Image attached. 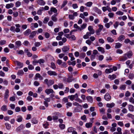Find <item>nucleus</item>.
<instances>
[{"instance_id":"10","label":"nucleus","mask_w":134,"mask_h":134,"mask_svg":"<svg viewBox=\"0 0 134 134\" xmlns=\"http://www.w3.org/2000/svg\"><path fill=\"white\" fill-rule=\"evenodd\" d=\"M126 55H126V54H124V56L123 57L120 58V61H124L126 60L127 59V58L126 56Z\"/></svg>"},{"instance_id":"12","label":"nucleus","mask_w":134,"mask_h":134,"mask_svg":"<svg viewBox=\"0 0 134 134\" xmlns=\"http://www.w3.org/2000/svg\"><path fill=\"white\" fill-rule=\"evenodd\" d=\"M9 91L8 89L6 90L4 94V99H7L9 96Z\"/></svg>"},{"instance_id":"45","label":"nucleus","mask_w":134,"mask_h":134,"mask_svg":"<svg viewBox=\"0 0 134 134\" xmlns=\"http://www.w3.org/2000/svg\"><path fill=\"white\" fill-rule=\"evenodd\" d=\"M49 20V18L48 17H45L44 18L43 22L44 23L46 24Z\"/></svg>"},{"instance_id":"63","label":"nucleus","mask_w":134,"mask_h":134,"mask_svg":"<svg viewBox=\"0 0 134 134\" xmlns=\"http://www.w3.org/2000/svg\"><path fill=\"white\" fill-rule=\"evenodd\" d=\"M130 102L134 104V99L132 97H130L129 99Z\"/></svg>"},{"instance_id":"2","label":"nucleus","mask_w":134,"mask_h":134,"mask_svg":"<svg viewBox=\"0 0 134 134\" xmlns=\"http://www.w3.org/2000/svg\"><path fill=\"white\" fill-rule=\"evenodd\" d=\"M47 73L48 75L50 76H57V74L54 71L52 70H48L47 72Z\"/></svg>"},{"instance_id":"3","label":"nucleus","mask_w":134,"mask_h":134,"mask_svg":"<svg viewBox=\"0 0 134 134\" xmlns=\"http://www.w3.org/2000/svg\"><path fill=\"white\" fill-rule=\"evenodd\" d=\"M69 46H65L62 48V50L64 53H68L69 50Z\"/></svg>"},{"instance_id":"50","label":"nucleus","mask_w":134,"mask_h":134,"mask_svg":"<svg viewBox=\"0 0 134 134\" xmlns=\"http://www.w3.org/2000/svg\"><path fill=\"white\" fill-rule=\"evenodd\" d=\"M68 97L71 101L73 100L75 98L74 95H72L71 96H69Z\"/></svg>"},{"instance_id":"44","label":"nucleus","mask_w":134,"mask_h":134,"mask_svg":"<svg viewBox=\"0 0 134 134\" xmlns=\"http://www.w3.org/2000/svg\"><path fill=\"white\" fill-rule=\"evenodd\" d=\"M74 130V129L71 127L68 128V131L69 132H72Z\"/></svg>"},{"instance_id":"5","label":"nucleus","mask_w":134,"mask_h":134,"mask_svg":"<svg viewBox=\"0 0 134 134\" xmlns=\"http://www.w3.org/2000/svg\"><path fill=\"white\" fill-rule=\"evenodd\" d=\"M38 25L37 23H32L31 24L30 28L32 30H34L35 28L38 27Z\"/></svg>"},{"instance_id":"23","label":"nucleus","mask_w":134,"mask_h":134,"mask_svg":"<svg viewBox=\"0 0 134 134\" xmlns=\"http://www.w3.org/2000/svg\"><path fill=\"white\" fill-rule=\"evenodd\" d=\"M31 31L30 29H28L24 32V34L25 35L27 36L29 35Z\"/></svg>"},{"instance_id":"49","label":"nucleus","mask_w":134,"mask_h":134,"mask_svg":"<svg viewBox=\"0 0 134 134\" xmlns=\"http://www.w3.org/2000/svg\"><path fill=\"white\" fill-rule=\"evenodd\" d=\"M68 3V1L66 0L64 1L63 2V4L61 6V8H63L64 6L65 5Z\"/></svg>"},{"instance_id":"32","label":"nucleus","mask_w":134,"mask_h":134,"mask_svg":"<svg viewBox=\"0 0 134 134\" xmlns=\"http://www.w3.org/2000/svg\"><path fill=\"white\" fill-rule=\"evenodd\" d=\"M97 49L99 51L101 52L102 53H104L105 52L104 48L102 47H98Z\"/></svg>"},{"instance_id":"24","label":"nucleus","mask_w":134,"mask_h":134,"mask_svg":"<svg viewBox=\"0 0 134 134\" xmlns=\"http://www.w3.org/2000/svg\"><path fill=\"white\" fill-rule=\"evenodd\" d=\"M86 98L88 102H90L92 103L93 102V98L91 96H88L86 97Z\"/></svg>"},{"instance_id":"28","label":"nucleus","mask_w":134,"mask_h":134,"mask_svg":"<svg viewBox=\"0 0 134 134\" xmlns=\"http://www.w3.org/2000/svg\"><path fill=\"white\" fill-rule=\"evenodd\" d=\"M107 40L108 42L110 43H112L114 41V40L110 37H108L107 38Z\"/></svg>"},{"instance_id":"54","label":"nucleus","mask_w":134,"mask_h":134,"mask_svg":"<svg viewBox=\"0 0 134 134\" xmlns=\"http://www.w3.org/2000/svg\"><path fill=\"white\" fill-rule=\"evenodd\" d=\"M116 53L117 54H121L123 53V51L120 49H118L116 51Z\"/></svg>"},{"instance_id":"51","label":"nucleus","mask_w":134,"mask_h":134,"mask_svg":"<svg viewBox=\"0 0 134 134\" xmlns=\"http://www.w3.org/2000/svg\"><path fill=\"white\" fill-rule=\"evenodd\" d=\"M129 77L130 79L131 80L132 79L134 78V74H130Z\"/></svg>"},{"instance_id":"62","label":"nucleus","mask_w":134,"mask_h":134,"mask_svg":"<svg viewBox=\"0 0 134 134\" xmlns=\"http://www.w3.org/2000/svg\"><path fill=\"white\" fill-rule=\"evenodd\" d=\"M62 101L64 103H67L68 101V99L67 97H64L62 99Z\"/></svg>"},{"instance_id":"27","label":"nucleus","mask_w":134,"mask_h":134,"mask_svg":"<svg viewBox=\"0 0 134 134\" xmlns=\"http://www.w3.org/2000/svg\"><path fill=\"white\" fill-rule=\"evenodd\" d=\"M24 127V126L23 124H21L16 129V130L19 131L23 129Z\"/></svg>"},{"instance_id":"53","label":"nucleus","mask_w":134,"mask_h":134,"mask_svg":"<svg viewBox=\"0 0 134 134\" xmlns=\"http://www.w3.org/2000/svg\"><path fill=\"white\" fill-rule=\"evenodd\" d=\"M115 13L117 15H122L124 14L123 12L121 11H117Z\"/></svg>"},{"instance_id":"6","label":"nucleus","mask_w":134,"mask_h":134,"mask_svg":"<svg viewBox=\"0 0 134 134\" xmlns=\"http://www.w3.org/2000/svg\"><path fill=\"white\" fill-rule=\"evenodd\" d=\"M24 51L27 54V55L29 57H30L32 55V54L29 51L28 49L26 48L24 49Z\"/></svg>"},{"instance_id":"13","label":"nucleus","mask_w":134,"mask_h":134,"mask_svg":"<svg viewBox=\"0 0 134 134\" xmlns=\"http://www.w3.org/2000/svg\"><path fill=\"white\" fill-rule=\"evenodd\" d=\"M57 15V14H55L52 15L51 17V20L54 22L57 21V19L56 17Z\"/></svg>"},{"instance_id":"57","label":"nucleus","mask_w":134,"mask_h":134,"mask_svg":"<svg viewBox=\"0 0 134 134\" xmlns=\"http://www.w3.org/2000/svg\"><path fill=\"white\" fill-rule=\"evenodd\" d=\"M73 104L75 106H78L79 107H80V108L82 107V106L81 105H80L79 103L76 102H75L74 103H73Z\"/></svg>"},{"instance_id":"33","label":"nucleus","mask_w":134,"mask_h":134,"mask_svg":"<svg viewBox=\"0 0 134 134\" xmlns=\"http://www.w3.org/2000/svg\"><path fill=\"white\" fill-rule=\"evenodd\" d=\"M41 9H40L37 11V14L38 15H41L42 14V11L44 9V8L43 7H41Z\"/></svg>"},{"instance_id":"47","label":"nucleus","mask_w":134,"mask_h":134,"mask_svg":"<svg viewBox=\"0 0 134 134\" xmlns=\"http://www.w3.org/2000/svg\"><path fill=\"white\" fill-rule=\"evenodd\" d=\"M21 5V2L19 1H17L15 3V6L16 7H19Z\"/></svg>"},{"instance_id":"14","label":"nucleus","mask_w":134,"mask_h":134,"mask_svg":"<svg viewBox=\"0 0 134 134\" xmlns=\"http://www.w3.org/2000/svg\"><path fill=\"white\" fill-rule=\"evenodd\" d=\"M128 109L129 111L133 112L134 111V106L131 104H129L128 106Z\"/></svg>"},{"instance_id":"43","label":"nucleus","mask_w":134,"mask_h":134,"mask_svg":"<svg viewBox=\"0 0 134 134\" xmlns=\"http://www.w3.org/2000/svg\"><path fill=\"white\" fill-rule=\"evenodd\" d=\"M92 3L91 2H87L85 4V5H86L87 7H90L92 4Z\"/></svg>"},{"instance_id":"64","label":"nucleus","mask_w":134,"mask_h":134,"mask_svg":"<svg viewBox=\"0 0 134 134\" xmlns=\"http://www.w3.org/2000/svg\"><path fill=\"white\" fill-rule=\"evenodd\" d=\"M98 41L100 43H102V44H103L105 42L104 40L102 38L99 39Z\"/></svg>"},{"instance_id":"4","label":"nucleus","mask_w":134,"mask_h":134,"mask_svg":"<svg viewBox=\"0 0 134 134\" xmlns=\"http://www.w3.org/2000/svg\"><path fill=\"white\" fill-rule=\"evenodd\" d=\"M22 44L21 42L19 41H16L15 42V47L14 48V50H16V48L19 47Z\"/></svg>"},{"instance_id":"35","label":"nucleus","mask_w":134,"mask_h":134,"mask_svg":"<svg viewBox=\"0 0 134 134\" xmlns=\"http://www.w3.org/2000/svg\"><path fill=\"white\" fill-rule=\"evenodd\" d=\"M122 44L119 43H116L115 44V48H119L121 47Z\"/></svg>"},{"instance_id":"34","label":"nucleus","mask_w":134,"mask_h":134,"mask_svg":"<svg viewBox=\"0 0 134 134\" xmlns=\"http://www.w3.org/2000/svg\"><path fill=\"white\" fill-rule=\"evenodd\" d=\"M86 56V54L84 53H82L80 54L79 58L80 59H83Z\"/></svg>"},{"instance_id":"58","label":"nucleus","mask_w":134,"mask_h":134,"mask_svg":"<svg viewBox=\"0 0 134 134\" xmlns=\"http://www.w3.org/2000/svg\"><path fill=\"white\" fill-rule=\"evenodd\" d=\"M23 44L25 46H27L30 44V43L28 41H25L23 43Z\"/></svg>"},{"instance_id":"56","label":"nucleus","mask_w":134,"mask_h":134,"mask_svg":"<svg viewBox=\"0 0 134 134\" xmlns=\"http://www.w3.org/2000/svg\"><path fill=\"white\" fill-rule=\"evenodd\" d=\"M58 88L59 89H62L63 87L64 86L63 83H59L58 84Z\"/></svg>"},{"instance_id":"39","label":"nucleus","mask_w":134,"mask_h":134,"mask_svg":"<svg viewBox=\"0 0 134 134\" xmlns=\"http://www.w3.org/2000/svg\"><path fill=\"white\" fill-rule=\"evenodd\" d=\"M66 108H68L69 107H71L72 105V104L70 102H68L66 104Z\"/></svg>"},{"instance_id":"30","label":"nucleus","mask_w":134,"mask_h":134,"mask_svg":"<svg viewBox=\"0 0 134 134\" xmlns=\"http://www.w3.org/2000/svg\"><path fill=\"white\" fill-rule=\"evenodd\" d=\"M35 76L36 77L39 78L40 80H42L43 79V77L39 73L36 74Z\"/></svg>"},{"instance_id":"18","label":"nucleus","mask_w":134,"mask_h":134,"mask_svg":"<svg viewBox=\"0 0 134 134\" xmlns=\"http://www.w3.org/2000/svg\"><path fill=\"white\" fill-rule=\"evenodd\" d=\"M37 31H32L31 34L29 36L30 38H32L34 36H35L36 33Z\"/></svg>"},{"instance_id":"41","label":"nucleus","mask_w":134,"mask_h":134,"mask_svg":"<svg viewBox=\"0 0 134 134\" xmlns=\"http://www.w3.org/2000/svg\"><path fill=\"white\" fill-rule=\"evenodd\" d=\"M51 12H53L54 13H56L57 12V9L53 7L51 8Z\"/></svg>"},{"instance_id":"52","label":"nucleus","mask_w":134,"mask_h":134,"mask_svg":"<svg viewBox=\"0 0 134 134\" xmlns=\"http://www.w3.org/2000/svg\"><path fill=\"white\" fill-rule=\"evenodd\" d=\"M126 88V85H121L120 88V90H124Z\"/></svg>"},{"instance_id":"37","label":"nucleus","mask_w":134,"mask_h":134,"mask_svg":"<svg viewBox=\"0 0 134 134\" xmlns=\"http://www.w3.org/2000/svg\"><path fill=\"white\" fill-rule=\"evenodd\" d=\"M5 125L6 126V128L7 129L9 130L10 129L11 126L8 123H5Z\"/></svg>"},{"instance_id":"15","label":"nucleus","mask_w":134,"mask_h":134,"mask_svg":"<svg viewBox=\"0 0 134 134\" xmlns=\"http://www.w3.org/2000/svg\"><path fill=\"white\" fill-rule=\"evenodd\" d=\"M14 6V4L13 3H11L10 4H7L6 5L5 7L6 8L8 9L13 7Z\"/></svg>"},{"instance_id":"9","label":"nucleus","mask_w":134,"mask_h":134,"mask_svg":"<svg viewBox=\"0 0 134 134\" xmlns=\"http://www.w3.org/2000/svg\"><path fill=\"white\" fill-rule=\"evenodd\" d=\"M104 98L107 101L110 100L111 97L108 93H107L104 96Z\"/></svg>"},{"instance_id":"21","label":"nucleus","mask_w":134,"mask_h":134,"mask_svg":"<svg viewBox=\"0 0 134 134\" xmlns=\"http://www.w3.org/2000/svg\"><path fill=\"white\" fill-rule=\"evenodd\" d=\"M115 104L114 103L112 102L110 104H107L106 106L108 108H112L115 106Z\"/></svg>"},{"instance_id":"31","label":"nucleus","mask_w":134,"mask_h":134,"mask_svg":"<svg viewBox=\"0 0 134 134\" xmlns=\"http://www.w3.org/2000/svg\"><path fill=\"white\" fill-rule=\"evenodd\" d=\"M1 110L3 111H6L7 110V106L5 105H3L1 108Z\"/></svg>"},{"instance_id":"59","label":"nucleus","mask_w":134,"mask_h":134,"mask_svg":"<svg viewBox=\"0 0 134 134\" xmlns=\"http://www.w3.org/2000/svg\"><path fill=\"white\" fill-rule=\"evenodd\" d=\"M119 25V22L118 21H116L114 25V26L115 29H116Z\"/></svg>"},{"instance_id":"16","label":"nucleus","mask_w":134,"mask_h":134,"mask_svg":"<svg viewBox=\"0 0 134 134\" xmlns=\"http://www.w3.org/2000/svg\"><path fill=\"white\" fill-rule=\"evenodd\" d=\"M81 108L80 107H75L74 110V111L75 112H79L81 111L82 110Z\"/></svg>"},{"instance_id":"36","label":"nucleus","mask_w":134,"mask_h":134,"mask_svg":"<svg viewBox=\"0 0 134 134\" xmlns=\"http://www.w3.org/2000/svg\"><path fill=\"white\" fill-rule=\"evenodd\" d=\"M61 66L63 68H66L67 67V64L64 62H63L62 64L61 65Z\"/></svg>"},{"instance_id":"26","label":"nucleus","mask_w":134,"mask_h":134,"mask_svg":"<svg viewBox=\"0 0 134 134\" xmlns=\"http://www.w3.org/2000/svg\"><path fill=\"white\" fill-rule=\"evenodd\" d=\"M126 54L129 58H131L133 55L132 53V52L131 51L127 52V53H126Z\"/></svg>"},{"instance_id":"38","label":"nucleus","mask_w":134,"mask_h":134,"mask_svg":"<svg viewBox=\"0 0 134 134\" xmlns=\"http://www.w3.org/2000/svg\"><path fill=\"white\" fill-rule=\"evenodd\" d=\"M87 91L88 93L91 94H93L94 93V91L93 90H92L91 89H89L87 90Z\"/></svg>"},{"instance_id":"17","label":"nucleus","mask_w":134,"mask_h":134,"mask_svg":"<svg viewBox=\"0 0 134 134\" xmlns=\"http://www.w3.org/2000/svg\"><path fill=\"white\" fill-rule=\"evenodd\" d=\"M116 77V76L115 74H113L112 75H109L108 76V78L110 79V80H112Z\"/></svg>"},{"instance_id":"20","label":"nucleus","mask_w":134,"mask_h":134,"mask_svg":"<svg viewBox=\"0 0 134 134\" xmlns=\"http://www.w3.org/2000/svg\"><path fill=\"white\" fill-rule=\"evenodd\" d=\"M113 72V69L112 68L109 69H106L105 70V72L106 74H109Z\"/></svg>"},{"instance_id":"1","label":"nucleus","mask_w":134,"mask_h":134,"mask_svg":"<svg viewBox=\"0 0 134 134\" xmlns=\"http://www.w3.org/2000/svg\"><path fill=\"white\" fill-rule=\"evenodd\" d=\"M44 81L48 86L52 85L54 83V82L53 80H48L47 79H45Z\"/></svg>"},{"instance_id":"48","label":"nucleus","mask_w":134,"mask_h":134,"mask_svg":"<svg viewBox=\"0 0 134 134\" xmlns=\"http://www.w3.org/2000/svg\"><path fill=\"white\" fill-rule=\"evenodd\" d=\"M16 52H17V53L19 54H24V52L22 50H20L19 51H16Z\"/></svg>"},{"instance_id":"8","label":"nucleus","mask_w":134,"mask_h":134,"mask_svg":"<svg viewBox=\"0 0 134 134\" xmlns=\"http://www.w3.org/2000/svg\"><path fill=\"white\" fill-rule=\"evenodd\" d=\"M15 64H16L18 66L19 68H20L23 67V63H21L18 61H16L15 62Z\"/></svg>"},{"instance_id":"11","label":"nucleus","mask_w":134,"mask_h":134,"mask_svg":"<svg viewBox=\"0 0 134 134\" xmlns=\"http://www.w3.org/2000/svg\"><path fill=\"white\" fill-rule=\"evenodd\" d=\"M45 92L48 95L51 93H53L54 91L52 89H47L45 90Z\"/></svg>"},{"instance_id":"22","label":"nucleus","mask_w":134,"mask_h":134,"mask_svg":"<svg viewBox=\"0 0 134 134\" xmlns=\"http://www.w3.org/2000/svg\"><path fill=\"white\" fill-rule=\"evenodd\" d=\"M92 122L86 123L85 124V126L87 128H90L92 127Z\"/></svg>"},{"instance_id":"25","label":"nucleus","mask_w":134,"mask_h":134,"mask_svg":"<svg viewBox=\"0 0 134 134\" xmlns=\"http://www.w3.org/2000/svg\"><path fill=\"white\" fill-rule=\"evenodd\" d=\"M125 38V36L124 35H121L118 38V40L119 41H121L124 40Z\"/></svg>"},{"instance_id":"55","label":"nucleus","mask_w":134,"mask_h":134,"mask_svg":"<svg viewBox=\"0 0 134 134\" xmlns=\"http://www.w3.org/2000/svg\"><path fill=\"white\" fill-rule=\"evenodd\" d=\"M104 58V57L103 55H100L98 56V59L99 61H101Z\"/></svg>"},{"instance_id":"60","label":"nucleus","mask_w":134,"mask_h":134,"mask_svg":"<svg viewBox=\"0 0 134 134\" xmlns=\"http://www.w3.org/2000/svg\"><path fill=\"white\" fill-rule=\"evenodd\" d=\"M51 67L53 69H55L56 68V66L55 64L53 62L51 63Z\"/></svg>"},{"instance_id":"42","label":"nucleus","mask_w":134,"mask_h":134,"mask_svg":"<svg viewBox=\"0 0 134 134\" xmlns=\"http://www.w3.org/2000/svg\"><path fill=\"white\" fill-rule=\"evenodd\" d=\"M108 16L110 18H113L114 16V14L112 12H110L108 13Z\"/></svg>"},{"instance_id":"61","label":"nucleus","mask_w":134,"mask_h":134,"mask_svg":"<svg viewBox=\"0 0 134 134\" xmlns=\"http://www.w3.org/2000/svg\"><path fill=\"white\" fill-rule=\"evenodd\" d=\"M81 120L84 121H86L87 119H86V116L85 115H84L83 116H82L81 117Z\"/></svg>"},{"instance_id":"40","label":"nucleus","mask_w":134,"mask_h":134,"mask_svg":"<svg viewBox=\"0 0 134 134\" xmlns=\"http://www.w3.org/2000/svg\"><path fill=\"white\" fill-rule=\"evenodd\" d=\"M6 42L5 40H2L0 41V45H3L6 44Z\"/></svg>"},{"instance_id":"46","label":"nucleus","mask_w":134,"mask_h":134,"mask_svg":"<svg viewBox=\"0 0 134 134\" xmlns=\"http://www.w3.org/2000/svg\"><path fill=\"white\" fill-rule=\"evenodd\" d=\"M59 126L60 128L62 130H63L64 129L65 127V125L64 124H60L59 125Z\"/></svg>"},{"instance_id":"19","label":"nucleus","mask_w":134,"mask_h":134,"mask_svg":"<svg viewBox=\"0 0 134 134\" xmlns=\"http://www.w3.org/2000/svg\"><path fill=\"white\" fill-rule=\"evenodd\" d=\"M23 118L20 115L18 116L17 117L16 121L18 122H20L22 121Z\"/></svg>"},{"instance_id":"7","label":"nucleus","mask_w":134,"mask_h":134,"mask_svg":"<svg viewBox=\"0 0 134 134\" xmlns=\"http://www.w3.org/2000/svg\"><path fill=\"white\" fill-rule=\"evenodd\" d=\"M37 3L38 5L41 6L44 5L45 4V2L43 0H38Z\"/></svg>"},{"instance_id":"29","label":"nucleus","mask_w":134,"mask_h":134,"mask_svg":"<svg viewBox=\"0 0 134 134\" xmlns=\"http://www.w3.org/2000/svg\"><path fill=\"white\" fill-rule=\"evenodd\" d=\"M24 74V72L23 70H19L17 73V74L19 76H22Z\"/></svg>"}]
</instances>
